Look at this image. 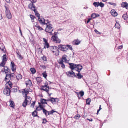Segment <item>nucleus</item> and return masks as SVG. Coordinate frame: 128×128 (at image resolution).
Returning <instances> with one entry per match:
<instances>
[{"mask_svg": "<svg viewBox=\"0 0 128 128\" xmlns=\"http://www.w3.org/2000/svg\"><path fill=\"white\" fill-rule=\"evenodd\" d=\"M121 6L123 8H125L127 10L128 9V4L126 2H123L121 4Z\"/></svg>", "mask_w": 128, "mask_h": 128, "instance_id": "obj_12", "label": "nucleus"}, {"mask_svg": "<svg viewBox=\"0 0 128 128\" xmlns=\"http://www.w3.org/2000/svg\"><path fill=\"white\" fill-rule=\"evenodd\" d=\"M40 102L41 104H47V103L46 102L45 99L44 98H42L40 100Z\"/></svg>", "mask_w": 128, "mask_h": 128, "instance_id": "obj_24", "label": "nucleus"}, {"mask_svg": "<svg viewBox=\"0 0 128 128\" xmlns=\"http://www.w3.org/2000/svg\"><path fill=\"white\" fill-rule=\"evenodd\" d=\"M67 50L68 48L70 50H72V46L70 45H67Z\"/></svg>", "mask_w": 128, "mask_h": 128, "instance_id": "obj_40", "label": "nucleus"}, {"mask_svg": "<svg viewBox=\"0 0 128 128\" xmlns=\"http://www.w3.org/2000/svg\"><path fill=\"white\" fill-rule=\"evenodd\" d=\"M16 76V78L18 80L21 79L22 78V75L20 74H18Z\"/></svg>", "mask_w": 128, "mask_h": 128, "instance_id": "obj_33", "label": "nucleus"}, {"mask_svg": "<svg viewBox=\"0 0 128 128\" xmlns=\"http://www.w3.org/2000/svg\"><path fill=\"white\" fill-rule=\"evenodd\" d=\"M41 90L46 92L48 94V96H50L52 93H49V91L50 90V89L52 88H49V86L48 85V84H45L44 86H42L41 87Z\"/></svg>", "mask_w": 128, "mask_h": 128, "instance_id": "obj_1", "label": "nucleus"}, {"mask_svg": "<svg viewBox=\"0 0 128 128\" xmlns=\"http://www.w3.org/2000/svg\"><path fill=\"white\" fill-rule=\"evenodd\" d=\"M10 76V74H6V75L4 79L5 81L7 82H9L11 78Z\"/></svg>", "mask_w": 128, "mask_h": 128, "instance_id": "obj_10", "label": "nucleus"}, {"mask_svg": "<svg viewBox=\"0 0 128 128\" xmlns=\"http://www.w3.org/2000/svg\"><path fill=\"white\" fill-rule=\"evenodd\" d=\"M11 68L12 71L13 72H14V71L16 70V67L15 66L14 64V62L12 61L11 62Z\"/></svg>", "mask_w": 128, "mask_h": 128, "instance_id": "obj_16", "label": "nucleus"}, {"mask_svg": "<svg viewBox=\"0 0 128 128\" xmlns=\"http://www.w3.org/2000/svg\"><path fill=\"white\" fill-rule=\"evenodd\" d=\"M122 48V46H120L118 47V49H121Z\"/></svg>", "mask_w": 128, "mask_h": 128, "instance_id": "obj_61", "label": "nucleus"}, {"mask_svg": "<svg viewBox=\"0 0 128 128\" xmlns=\"http://www.w3.org/2000/svg\"><path fill=\"white\" fill-rule=\"evenodd\" d=\"M23 96L25 97L27 96V94L28 93V91L26 89H24L22 91Z\"/></svg>", "mask_w": 128, "mask_h": 128, "instance_id": "obj_17", "label": "nucleus"}, {"mask_svg": "<svg viewBox=\"0 0 128 128\" xmlns=\"http://www.w3.org/2000/svg\"><path fill=\"white\" fill-rule=\"evenodd\" d=\"M14 73H12V74H10V77L11 78H13L14 77Z\"/></svg>", "mask_w": 128, "mask_h": 128, "instance_id": "obj_58", "label": "nucleus"}, {"mask_svg": "<svg viewBox=\"0 0 128 128\" xmlns=\"http://www.w3.org/2000/svg\"><path fill=\"white\" fill-rule=\"evenodd\" d=\"M100 15L99 14H96L95 13H92L91 14L90 16H100Z\"/></svg>", "mask_w": 128, "mask_h": 128, "instance_id": "obj_50", "label": "nucleus"}, {"mask_svg": "<svg viewBox=\"0 0 128 128\" xmlns=\"http://www.w3.org/2000/svg\"><path fill=\"white\" fill-rule=\"evenodd\" d=\"M80 42L78 40V39L74 40L72 42V44L74 45H78L80 44Z\"/></svg>", "mask_w": 128, "mask_h": 128, "instance_id": "obj_15", "label": "nucleus"}, {"mask_svg": "<svg viewBox=\"0 0 128 128\" xmlns=\"http://www.w3.org/2000/svg\"><path fill=\"white\" fill-rule=\"evenodd\" d=\"M116 21V23L115 25V26L116 28H120V26L118 22H117Z\"/></svg>", "mask_w": 128, "mask_h": 128, "instance_id": "obj_26", "label": "nucleus"}, {"mask_svg": "<svg viewBox=\"0 0 128 128\" xmlns=\"http://www.w3.org/2000/svg\"><path fill=\"white\" fill-rule=\"evenodd\" d=\"M63 62L62 61H60L59 62V64H60L61 66L64 68H65V66L64 64L63 63Z\"/></svg>", "mask_w": 128, "mask_h": 128, "instance_id": "obj_28", "label": "nucleus"}, {"mask_svg": "<svg viewBox=\"0 0 128 128\" xmlns=\"http://www.w3.org/2000/svg\"><path fill=\"white\" fill-rule=\"evenodd\" d=\"M47 122V120L46 119L44 118L43 120V122L42 123L43 124H45Z\"/></svg>", "mask_w": 128, "mask_h": 128, "instance_id": "obj_54", "label": "nucleus"}, {"mask_svg": "<svg viewBox=\"0 0 128 128\" xmlns=\"http://www.w3.org/2000/svg\"><path fill=\"white\" fill-rule=\"evenodd\" d=\"M30 0L31 2V3H32H32H34L36 2V0Z\"/></svg>", "mask_w": 128, "mask_h": 128, "instance_id": "obj_55", "label": "nucleus"}, {"mask_svg": "<svg viewBox=\"0 0 128 128\" xmlns=\"http://www.w3.org/2000/svg\"><path fill=\"white\" fill-rule=\"evenodd\" d=\"M77 76V78L79 79H81L83 78V76L81 74L80 72H78V74H77L76 76Z\"/></svg>", "mask_w": 128, "mask_h": 128, "instance_id": "obj_23", "label": "nucleus"}, {"mask_svg": "<svg viewBox=\"0 0 128 128\" xmlns=\"http://www.w3.org/2000/svg\"><path fill=\"white\" fill-rule=\"evenodd\" d=\"M52 39L56 43H60L61 41L57 36H53L52 37Z\"/></svg>", "mask_w": 128, "mask_h": 128, "instance_id": "obj_9", "label": "nucleus"}, {"mask_svg": "<svg viewBox=\"0 0 128 128\" xmlns=\"http://www.w3.org/2000/svg\"><path fill=\"white\" fill-rule=\"evenodd\" d=\"M42 74L43 75V76L45 78H46L47 76V75L46 72H43L42 73Z\"/></svg>", "mask_w": 128, "mask_h": 128, "instance_id": "obj_45", "label": "nucleus"}, {"mask_svg": "<svg viewBox=\"0 0 128 128\" xmlns=\"http://www.w3.org/2000/svg\"><path fill=\"white\" fill-rule=\"evenodd\" d=\"M94 31L97 34H100V32L96 29H95L94 30Z\"/></svg>", "mask_w": 128, "mask_h": 128, "instance_id": "obj_64", "label": "nucleus"}, {"mask_svg": "<svg viewBox=\"0 0 128 128\" xmlns=\"http://www.w3.org/2000/svg\"><path fill=\"white\" fill-rule=\"evenodd\" d=\"M4 6L6 8V16H10L11 14L8 8V7L7 5L5 4L4 5Z\"/></svg>", "mask_w": 128, "mask_h": 128, "instance_id": "obj_8", "label": "nucleus"}, {"mask_svg": "<svg viewBox=\"0 0 128 128\" xmlns=\"http://www.w3.org/2000/svg\"><path fill=\"white\" fill-rule=\"evenodd\" d=\"M86 104H90L91 102V100L90 98H88L86 100Z\"/></svg>", "mask_w": 128, "mask_h": 128, "instance_id": "obj_27", "label": "nucleus"}, {"mask_svg": "<svg viewBox=\"0 0 128 128\" xmlns=\"http://www.w3.org/2000/svg\"><path fill=\"white\" fill-rule=\"evenodd\" d=\"M68 76L71 77H76V75L75 74V73L72 70L70 71L66 72Z\"/></svg>", "mask_w": 128, "mask_h": 128, "instance_id": "obj_5", "label": "nucleus"}, {"mask_svg": "<svg viewBox=\"0 0 128 128\" xmlns=\"http://www.w3.org/2000/svg\"><path fill=\"white\" fill-rule=\"evenodd\" d=\"M32 114L34 116H37V112L36 110L34 111L32 113Z\"/></svg>", "mask_w": 128, "mask_h": 128, "instance_id": "obj_31", "label": "nucleus"}, {"mask_svg": "<svg viewBox=\"0 0 128 128\" xmlns=\"http://www.w3.org/2000/svg\"><path fill=\"white\" fill-rule=\"evenodd\" d=\"M25 84L26 86H31L32 84L31 81L30 80L25 82Z\"/></svg>", "mask_w": 128, "mask_h": 128, "instance_id": "obj_21", "label": "nucleus"}, {"mask_svg": "<svg viewBox=\"0 0 128 128\" xmlns=\"http://www.w3.org/2000/svg\"><path fill=\"white\" fill-rule=\"evenodd\" d=\"M43 112L46 116H48L49 115L48 111L46 110L45 109L43 110Z\"/></svg>", "mask_w": 128, "mask_h": 128, "instance_id": "obj_25", "label": "nucleus"}, {"mask_svg": "<svg viewBox=\"0 0 128 128\" xmlns=\"http://www.w3.org/2000/svg\"><path fill=\"white\" fill-rule=\"evenodd\" d=\"M128 16V11L126 14H124L122 16Z\"/></svg>", "mask_w": 128, "mask_h": 128, "instance_id": "obj_59", "label": "nucleus"}, {"mask_svg": "<svg viewBox=\"0 0 128 128\" xmlns=\"http://www.w3.org/2000/svg\"><path fill=\"white\" fill-rule=\"evenodd\" d=\"M24 97L25 100L22 104V106L24 107H26L28 104H29L30 103L32 98L28 96H26Z\"/></svg>", "mask_w": 128, "mask_h": 128, "instance_id": "obj_2", "label": "nucleus"}, {"mask_svg": "<svg viewBox=\"0 0 128 128\" xmlns=\"http://www.w3.org/2000/svg\"><path fill=\"white\" fill-rule=\"evenodd\" d=\"M99 2H94L93 4L95 6V7H97L99 6Z\"/></svg>", "mask_w": 128, "mask_h": 128, "instance_id": "obj_34", "label": "nucleus"}, {"mask_svg": "<svg viewBox=\"0 0 128 128\" xmlns=\"http://www.w3.org/2000/svg\"><path fill=\"white\" fill-rule=\"evenodd\" d=\"M110 13L112 16H117L118 13L114 10H112L110 11Z\"/></svg>", "mask_w": 128, "mask_h": 128, "instance_id": "obj_18", "label": "nucleus"}, {"mask_svg": "<svg viewBox=\"0 0 128 128\" xmlns=\"http://www.w3.org/2000/svg\"><path fill=\"white\" fill-rule=\"evenodd\" d=\"M56 111H54V110H52L50 111H48L49 112V114H53L54 112H56Z\"/></svg>", "mask_w": 128, "mask_h": 128, "instance_id": "obj_41", "label": "nucleus"}, {"mask_svg": "<svg viewBox=\"0 0 128 128\" xmlns=\"http://www.w3.org/2000/svg\"><path fill=\"white\" fill-rule=\"evenodd\" d=\"M70 68L72 70L76 68V64L73 63H69Z\"/></svg>", "mask_w": 128, "mask_h": 128, "instance_id": "obj_11", "label": "nucleus"}, {"mask_svg": "<svg viewBox=\"0 0 128 128\" xmlns=\"http://www.w3.org/2000/svg\"><path fill=\"white\" fill-rule=\"evenodd\" d=\"M99 6H100L102 8L104 6V4L102 2H100V3L99 2Z\"/></svg>", "mask_w": 128, "mask_h": 128, "instance_id": "obj_47", "label": "nucleus"}, {"mask_svg": "<svg viewBox=\"0 0 128 128\" xmlns=\"http://www.w3.org/2000/svg\"><path fill=\"white\" fill-rule=\"evenodd\" d=\"M92 18H88V20L86 22V24H88L90 21V20Z\"/></svg>", "mask_w": 128, "mask_h": 128, "instance_id": "obj_60", "label": "nucleus"}, {"mask_svg": "<svg viewBox=\"0 0 128 128\" xmlns=\"http://www.w3.org/2000/svg\"><path fill=\"white\" fill-rule=\"evenodd\" d=\"M28 7L32 10L36 9V7L33 3H32H32H30L29 4Z\"/></svg>", "mask_w": 128, "mask_h": 128, "instance_id": "obj_13", "label": "nucleus"}, {"mask_svg": "<svg viewBox=\"0 0 128 128\" xmlns=\"http://www.w3.org/2000/svg\"><path fill=\"white\" fill-rule=\"evenodd\" d=\"M42 59L44 61H46V56H44L42 58Z\"/></svg>", "mask_w": 128, "mask_h": 128, "instance_id": "obj_51", "label": "nucleus"}, {"mask_svg": "<svg viewBox=\"0 0 128 128\" xmlns=\"http://www.w3.org/2000/svg\"><path fill=\"white\" fill-rule=\"evenodd\" d=\"M11 90L12 92H16L18 90L17 88H14L12 89Z\"/></svg>", "mask_w": 128, "mask_h": 128, "instance_id": "obj_39", "label": "nucleus"}, {"mask_svg": "<svg viewBox=\"0 0 128 128\" xmlns=\"http://www.w3.org/2000/svg\"><path fill=\"white\" fill-rule=\"evenodd\" d=\"M38 104H39L38 106L40 107V108L42 110H43L44 109H45L44 108H43V106L40 103L38 102Z\"/></svg>", "mask_w": 128, "mask_h": 128, "instance_id": "obj_42", "label": "nucleus"}, {"mask_svg": "<svg viewBox=\"0 0 128 128\" xmlns=\"http://www.w3.org/2000/svg\"><path fill=\"white\" fill-rule=\"evenodd\" d=\"M100 106V107H99V109H98V110H97V114H98V113L102 109V108H101V105H100V106Z\"/></svg>", "mask_w": 128, "mask_h": 128, "instance_id": "obj_57", "label": "nucleus"}, {"mask_svg": "<svg viewBox=\"0 0 128 128\" xmlns=\"http://www.w3.org/2000/svg\"><path fill=\"white\" fill-rule=\"evenodd\" d=\"M6 54H5L3 55V58L2 59V61H4V62H6Z\"/></svg>", "mask_w": 128, "mask_h": 128, "instance_id": "obj_43", "label": "nucleus"}, {"mask_svg": "<svg viewBox=\"0 0 128 128\" xmlns=\"http://www.w3.org/2000/svg\"><path fill=\"white\" fill-rule=\"evenodd\" d=\"M59 51L58 50V51L56 52H55L54 53V54L55 55H56V56H57L59 55Z\"/></svg>", "mask_w": 128, "mask_h": 128, "instance_id": "obj_49", "label": "nucleus"}, {"mask_svg": "<svg viewBox=\"0 0 128 128\" xmlns=\"http://www.w3.org/2000/svg\"><path fill=\"white\" fill-rule=\"evenodd\" d=\"M35 102H35V101L33 102L32 103V104H31L30 106H32V108H34V105L35 104Z\"/></svg>", "mask_w": 128, "mask_h": 128, "instance_id": "obj_53", "label": "nucleus"}, {"mask_svg": "<svg viewBox=\"0 0 128 128\" xmlns=\"http://www.w3.org/2000/svg\"><path fill=\"white\" fill-rule=\"evenodd\" d=\"M67 56L66 55H63L62 57V60L60 61H62V62H66V58Z\"/></svg>", "mask_w": 128, "mask_h": 128, "instance_id": "obj_22", "label": "nucleus"}, {"mask_svg": "<svg viewBox=\"0 0 128 128\" xmlns=\"http://www.w3.org/2000/svg\"><path fill=\"white\" fill-rule=\"evenodd\" d=\"M76 70L78 72H80L81 70L82 69V65L80 64H76Z\"/></svg>", "mask_w": 128, "mask_h": 128, "instance_id": "obj_14", "label": "nucleus"}, {"mask_svg": "<svg viewBox=\"0 0 128 128\" xmlns=\"http://www.w3.org/2000/svg\"><path fill=\"white\" fill-rule=\"evenodd\" d=\"M43 40H44V42L45 43V44L48 43L47 40L46 39H45L44 38H43Z\"/></svg>", "mask_w": 128, "mask_h": 128, "instance_id": "obj_62", "label": "nucleus"}, {"mask_svg": "<svg viewBox=\"0 0 128 128\" xmlns=\"http://www.w3.org/2000/svg\"><path fill=\"white\" fill-rule=\"evenodd\" d=\"M38 17L39 16H37ZM40 17L38 18V20L39 22L42 24H45L48 23L49 22L48 20L45 21V20L44 18H40V17H42V16H39Z\"/></svg>", "mask_w": 128, "mask_h": 128, "instance_id": "obj_7", "label": "nucleus"}, {"mask_svg": "<svg viewBox=\"0 0 128 128\" xmlns=\"http://www.w3.org/2000/svg\"><path fill=\"white\" fill-rule=\"evenodd\" d=\"M58 47L56 46V48H54V49L52 50V52L53 53H54L55 52L58 50Z\"/></svg>", "mask_w": 128, "mask_h": 128, "instance_id": "obj_38", "label": "nucleus"}, {"mask_svg": "<svg viewBox=\"0 0 128 128\" xmlns=\"http://www.w3.org/2000/svg\"><path fill=\"white\" fill-rule=\"evenodd\" d=\"M37 28H38V30H43V29L40 26H38L37 27Z\"/></svg>", "mask_w": 128, "mask_h": 128, "instance_id": "obj_63", "label": "nucleus"}, {"mask_svg": "<svg viewBox=\"0 0 128 128\" xmlns=\"http://www.w3.org/2000/svg\"><path fill=\"white\" fill-rule=\"evenodd\" d=\"M16 52L17 54V57L20 59H22V56L20 53L19 51L17 50L16 51Z\"/></svg>", "mask_w": 128, "mask_h": 128, "instance_id": "obj_19", "label": "nucleus"}, {"mask_svg": "<svg viewBox=\"0 0 128 128\" xmlns=\"http://www.w3.org/2000/svg\"><path fill=\"white\" fill-rule=\"evenodd\" d=\"M45 45L46 46L47 48H48L50 47V46L49 44L48 43L45 44Z\"/></svg>", "mask_w": 128, "mask_h": 128, "instance_id": "obj_56", "label": "nucleus"}, {"mask_svg": "<svg viewBox=\"0 0 128 128\" xmlns=\"http://www.w3.org/2000/svg\"><path fill=\"white\" fill-rule=\"evenodd\" d=\"M108 4H109L110 5H112L114 6H116V5L117 4L114 3H112L110 2H108Z\"/></svg>", "mask_w": 128, "mask_h": 128, "instance_id": "obj_48", "label": "nucleus"}, {"mask_svg": "<svg viewBox=\"0 0 128 128\" xmlns=\"http://www.w3.org/2000/svg\"><path fill=\"white\" fill-rule=\"evenodd\" d=\"M14 102L12 101H10V106L12 107H13L14 105Z\"/></svg>", "mask_w": 128, "mask_h": 128, "instance_id": "obj_36", "label": "nucleus"}, {"mask_svg": "<svg viewBox=\"0 0 128 128\" xmlns=\"http://www.w3.org/2000/svg\"><path fill=\"white\" fill-rule=\"evenodd\" d=\"M80 117V116L79 114H76L74 118L76 119H78Z\"/></svg>", "mask_w": 128, "mask_h": 128, "instance_id": "obj_37", "label": "nucleus"}, {"mask_svg": "<svg viewBox=\"0 0 128 128\" xmlns=\"http://www.w3.org/2000/svg\"><path fill=\"white\" fill-rule=\"evenodd\" d=\"M58 50L64 52H66L67 50V45H62L60 44L58 46Z\"/></svg>", "mask_w": 128, "mask_h": 128, "instance_id": "obj_6", "label": "nucleus"}, {"mask_svg": "<svg viewBox=\"0 0 128 128\" xmlns=\"http://www.w3.org/2000/svg\"><path fill=\"white\" fill-rule=\"evenodd\" d=\"M32 10L34 11L35 13L36 16H40V14L38 13V12L36 10V9H34Z\"/></svg>", "mask_w": 128, "mask_h": 128, "instance_id": "obj_29", "label": "nucleus"}, {"mask_svg": "<svg viewBox=\"0 0 128 128\" xmlns=\"http://www.w3.org/2000/svg\"><path fill=\"white\" fill-rule=\"evenodd\" d=\"M4 71L6 73H7L8 72V69L6 66H4Z\"/></svg>", "mask_w": 128, "mask_h": 128, "instance_id": "obj_32", "label": "nucleus"}, {"mask_svg": "<svg viewBox=\"0 0 128 128\" xmlns=\"http://www.w3.org/2000/svg\"><path fill=\"white\" fill-rule=\"evenodd\" d=\"M50 99H51V102L53 104H55V98H54L53 97H50Z\"/></svg>", "mask_w": 128, "mask_h": 128, "instance_id": "obj_35", "label": "nucleus"}, {"mask_svg": "<svg viewBox=\"0 0 128 128\" xmlns=\"http://www.w3.org/2000/svg\"><path fill=\"white\" fill-rule=\"evenodd\" d=\"M5 62L2 61L1 63L0 64V66L2 67L4 66L5 64Z\"/></svg>", "mask_w": 128, "mask_h": 128, "instance_id": "obj_46", "label": "nucleus"}, {"mask_svg": "<svg viewBox=\"0 0 128 128\" xmlns=\"http://www.w3.org/2000/svg\"><path fill=\"white\" fill-rule=\"evenodd\" d=\"M84 92L82 91H80L79 92V93H78L77 94V95L78 96V97L79 98H80L79 96V94L80 95V96L82 97L84 95Z\"/></svg>", "mask_w": 128, "mask_h": 128, "instance_id": "obj_20", "label": "nucleus"}, {"mask_svg": "<svg viewBox=\"0 0 128 128\" xmlns=\"http://www.w3.org/2000/svg\"><path fill=\"white\" fill-rule=\"evenodd\" d=\"M32 22H34V19L36 18L35 16H30Z\"/></svg>", "mask_w": 128, "mask_h": 128, "instance_id": "obj_52", "label": "nucleus"}, {"mask_svg": "<svg viewBox=\"0 0 128 128\" xmlns=\"http://www.w3.org/2000/svg\"><path fill=\"white\" fill-rule=\"evenodd\" d=\"M10 90L8 86H6L4 89V94L7 96H9L10 94Z\"/></svg>", "mask_w": 128, "mask_h": 128, "instance_id": "obj_4", "label": "nucleus"}, {"mask_svg": "<svg viewBox=\"0 0 128 128\" xmlns=\"http://www.w3.org/2000/svg\"><path fill=\"white\" fill-rule=\"evenodd\" d=\"M56 48V46H50L49 48L50 50L52 51L54 50V49L55 48Z\"/></svg>", "mask_w": 128, "mask_h": 128, "instance_id": "obj_44", "label": "nucleus"}, {"mask_svg": "<svg viewBox=\"0 0 128 128\" xmlns=\"http://www.w3.org/2000/svg\"><path fill=\"white\" fill-rule=\"evenodd\" d=\"M30 70L32 73V74H34L36 72V70L34 68H30Z\"/></svg>", "mask_w": 128, "mask_h": 128, "instance_id": "obj_30", "label": "nucleus"}, {"mask_svg": "<svg viewBox=\"0 0 128 128\" xmlns=\"http://www.w3.org/2000/svg\"><path fill=\"white\" fill-rule=\"evenodd\" d=\"M46 28L45 30V31L51 33L54 29L52 27V25L48 23L46 24Z\"/></svg>", "mask_w": 128, "mask_h": 128, "instance_id": "obj_3", "label": "nucleus"}]
</instances>
